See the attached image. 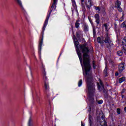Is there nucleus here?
<instances>
[{
    "mask_svg": "<svg viewBox=\"0 0 126 126\" xmlns=\"http://www.w3.org/2000/svg\"><path fill=\"white\" fill-rule=\"evenodd\" d=\"M80 50L83 53V68L85 70L84 77L86 78L87 87L88 88L87 99L90 104H94V95L96 92L95 90V84L92 79V72L91 71V64H90V59H89V49L87 43H85L80 45Z\"/></svg>",
    "mask_w": 126,
    "mask_h": 126,
    "instance_id": "f257e3e1",
    "label": "nucleus"
},
{
    "mask_svg": "<svg viewBox=\"0 0 126 126\" xmlns=\"http://www.w3.org/2000/svg\"><path fill=\"white\" fill-rule=\"evenodd\" d=\"M50 16H51L50 15H48L45 22H44V26L42 28V37L41 38V40L39 42V44L38 46V51L39 53L41 54V50H42V45H43V39L44 38V31H45V29H46V27L48 25V21H49V18H50Z\"/></svg>",
    "mask_w": 126,
    "mask_h": 126,
    "instance_id": "f03ea898",
    "label": "nucleus"
},
{
    "mask_svg": "<svg viewBox=\"0 0 126 126\" xmlns=\"http://www.w3.org/2000/svg\"><path fill=\"white\" fill-rule=\"evenodd\" d=\"M74 45L75 47H76V51L79 57L80 62L81 63H82V55H81V52L80 51V50H79V42H78V41L74 40Z\"/></svg>",
    "mask_w": 126,
    "mask_h": 126,
    "instance_id": "7ed1b4c3",
    "label": "nucleus"
},
{
    "mask_svg": "<svg viewBox=\"0 0 126 126\" xmlns=\"http://www.w3.org/2000/svg\"><path fill=\"white\" fill-rule=\"evenodd\" d=\"M42 70H43V79L44 80V86L45 89L47 90L49 88V83H47V80L48 78L46 75V69H45V67L44 66V64H42Z\"/></svg>",
    "mask_w": 126,
    "mask_h": 126,
    "instance_id": "20e7f679",
    "label": "nucleus"
},
{
    "mask_svg": "<svg viewBox=\"0 0 126 126\" xmlns=\"http://www.w3.org/2000/svg\"><path fill=\"white\" fill-rule=\"evenodd\" d=\"M99 115H101V119L99 116H97V122H100V125L101 126H105L106 125V121H105V115L102 112L101 113H99Z\"/></svg>",
    "mask_w": 126,
    "mask_h": 126,
    "instance_id": "39448f33",
    "label": "nucleus"
},
{
    "mask_svg": "<svg viewBox=\"0 0 126 126\" xmlns=\"http://www.w3.org/2000/svg\"><path fill=\"white\" fill-rule=\"evenodd\" d=\"M102 89L103 91L104 96L105 97V98H108V95H109V94L108 93V91L104 89V85L103 84V82H102L100 80V85L98 86V90H99V91H102Z\"/></svg>",
    "mask_w": 126,
    "mask_h": 126,
    "instance_id": "423d86ee",
    "label": "nucleus"
},
{
    "mask_svg": "<svg viewBox=\"0 0 126 126\" xmlns=\"http://www.w3.org/2000/svg\"><path fill=\"white\" fill-rule=\"evenodd\" d=\"M104 43L106 44H108L109 45H107V47L109 49L111 46V44L112 43V40H111V38L109 36V33H107L104 36Z\"/></svg>",
    "mask_w": 126,
    "mask_h": 126,
    "instance_id": "0eeeda50",
    "label": "nucleus"
},
{
    "mask_svg": "<svg viewBox=\"0 0 126 126\" xmlns=\"http://www.w3.org/2000/svg\"><path fill=\"white\" fill-rule=\"evenodd\" d=\"M92 0H85V4L89 9H90L92 6Z\"/></svg>",
    "mask_w": 126,
    "mask_h": 126,
    "instance_id": "6e6552de",
    "label": "nucleus"
},
{
    "mask_svg": "<svg viewBox=\"0 0 126 126\" xmlns=\"http://www.w3.org/2000/svg\"><path fill=\"white\" fill-rule=\"evenodd\" d=\"M118 68H119V72H120V73L121 72H123V71H124V69H125L126 68V67H125V63H122L119 64Z\"/></svg>",
    "mask_w": 126,
    "mask_h": 126,
    "instance_id": "1a4fd4ad",
    "label": "nucleus"
},
{
    "mask_svg": "<svg viewBox=\"0 0 126 126\" xmlns=\"http://www.w3.org/2000/svg\"><path fill=\"white\" fill-rule=\"evenodd\" d=\"M94 18L95 19V22L97 25L100 24V17L99 14H95L94 15Z\"/></svg>",
    "mask_w": 126,
    "mask_h": 126,
    "instance_id": "9d476101",
    "label": "nucleus"
},
{
    "mask_svg": "<svg viewBox=\"0 0 126 126\" xmlns=\"http://www.w3.org/2000/svg\"><path fill=\"white\" fill-rule=\"evenodd\" d=\"M56 7H57V6L52 4V5L51 6V8H50V11L49 12V15L51 16V13H52V11H53V10L56 9Z\"/></svg>",
    "mask_w": 126,
    "mask_h": 126,
    "instance_id": "9b49d317",
    "label": "nucleus"
},
{
    "mask_svg": "<svg viewBox=\"0 0 126 126\" xmlns=\"http://www.w3.org/2000/svg\"><path fill=\"white\" fill-rule=\"evenodd\" d=\"M89 29L88 25H87L86 24L84 25V31L85 32H88Z\"/></svg>",
    "mask_w": 126,
    "mask_h": 126,
    "instance_id": "f8f14e48",
    "label": "nucleus"
},
{
    "mask_svg": "<svg viewBox=\"0 0 126 126\" xmlns=\"http://www.w3.org/2000/svg\"><path fill=\"white\" fill-rule=\"evenodd\" d=\"M18 4L21 7V8H23V6H22V2H21V0H16Z\"/></svg>",
    "mask_w": 126,
    "mask_h": 126,
    "instance_id": "ddd939ff",
    "label": "nucleus"
},
{
    "mask_svg": "<svg viewBox=\"0 0 126 126\" xmlns=\"http://www.w3.org/2000/svg\"><path fill=\"white\" fill-rule=\"evenodd\" d=\"M104 74H105V76H108L107 74H108V66L106 65V66L104 69Z\"/></svg>",
    "mask_w": 126,
    "mask_h": 126,
    "instance_id": "4468645a",
    "label": "nucleus"
},
{
    "mask_svg": "<svg viewBox=\"0 0 126 126\" xmlns=\"http://www.w3.org/2000/svg\"><path fill=\"white\" fill-rule=\"evenodd\" d=\"M121 1L117 0L116 1V2H115V7H118L119 6H121Z\"/></svg>",
    "mask_w": 126,
    "mask_h": 126,
    "instance_id": "2eb2a0df",
    "label": "nucleus"
},
{
    "mask_svg": "<svg viewBox=\"0 0 126 126\" xmlns=\"http://www.w3.org/2000/svg\"><path fill=\"white\" fill-rule=\"evenodd\" d=\"M79 25H80V24L79 23V20H77L75 23V26L76 28H79Z\"/></svg>",
    "mask_w": 126,
    "mask_h": 126,
    "instance_id": "dca6fc26",
    "label": "nucleus"
},
{
    "mask_svg": "<svg viewBox=\"0 0 126 126\" xmlns=\"http://www.w3.org/2000/svg\"><path fill=\"white\" fill-rule=\"evenodd\" d=\"M97 41L100 44H103L104 43V40H101V37L100 36L97 37Z\"/></svg>",
    "mask_w": 126,
    "mask_h": 126,
    "instance_id": "f3484780",
    "label": "nucleus"
},
{
    "mask_svg": "<svg viewBox=\"0 0 126 126\" xmlns=\"http://www.w3.org/2000/svg\"><path fill=\"white\" fill-rule=\"evenodd\" d=\"M122 45L123 47L126 45V38H124L122 41Z\"/></svg>",
    "mask_w": 126,
    "mask_h": 126,
    "instance_id": "a211bd4d",
    "label": "nucleus"
},
{
    "mask_svg": "<svg viewBox=\"0 0 126 126\" xmlns=\"http://www.w3.org/2000/svg\"><path fill=\"white\" fill-rule=\"evenodd\" d=\"M126 80V78L125 77H122V78H120L119 79V83H122V82H124Z\"/></svg>",
    "mask_w": 126,
    "mask_h": 126,
    "instance_id": "6ab92c4d",
    "label": "nucleus"
},
{
    "mask_svg": "<svg viewBox=\"0 0 126 126\" xmlns=\"http://www.w3.org/2000/svg\"><path fill=\"white\" fill-rule=\"evenodd\" d=\"M103 25L105 28L106 31H107L108 32V31H109V25L107 24H104Z\"/></svg>",
    "mask_w": 126,
    "mask_h": 126,
    "instance_id": "aec40b11",
    "label": "nucleus"
},
{
    "mask_svg": "<svg viewBox=\"0 0 126 126\" xmlns=\"http://www.w3.org/2000/svg\"><path fill=\"white\" fill-rule=\"evenodd\" d=\"M80 34H81V32L79 31L76 32V36L77 38H79L80 37Z\"/></svg>",
    "mask_w": 126,
    "mask_h": 126,
    "instance_id": "412c9836",
    "label": "nucleus"
},
{
    "mask_svg": "<svg viewBox=\"0 0 126 126\" xmlns=\"http://www.w3.org/2000/svg\"><path fill=\"white\" fill-rule=\"evenodd\" d=\"M122 51L123 52H124V54L126 55V45H124L123 46Z\"/></svg>",
    "mask_w": 126,
    "mask_h": 126,
    "instance_id": "4be33fe9",
    "label": "nucleus"
},
{
    "mask_svg": "<svg viewBox=\"0 0 126 126\" xmlns=\"http://www.w3.org/2000/svg\"><path fill=\"white\" fill-rule=\"evenodd\" d=\"M123 51H119L117 52V54L118 56H123Z\"/></svg>",
    "mask_w": 126,
    "mask_h": 126,
    "instance_id": "5701e85b",
    "label": "nucleus"
},
{
    "mask_svg": "<svg viewBox=\"0 0 126 126\" xmlns=\"http://www.w3.org/2000/svg\"><path fill=\"white\" fill-rule=\"evenodd\" d=\"M81 5L82 6L83 11H86V9L85 8V6L84 5V4H81Z\"/></svg>",
    "mask_w": 126,
    "mask_h": 126,
    "instance_id": "b1692460",
    "label": "nucleus"
},
{
    "mask_svg": "<svg viewBox=\"0 0 126 126\" xmlns=\"http://www.w3.org/2000/svg\"><path fill=\"white\" fill-rule=\"evenodd\" d=\"M94 9L98 10V11H101V8L99 6H94Z\"/></svg>",
    "mask_w": 126,
    "mask_h": 126,
    "instance_id": "393cba45",
    "label": "nucleus"
},
{
    "mask_svg": "<svg viewBox=\"0 0 126 126\" xmlns=\"http://www.w3.org/2000/svg\"><path fill=\"white\" fill-rule=\"evenodd\" d=\"M93 35H94V37H95V36H96V29H95V28H93Z\"/></svg>",
    "mask_w": 126,
    "mask_h": 126,
    "instance_id": "a878e982",
    "label": "nucleus"
},
{
    "mask_svg": "<svg viewBox=\"0 0 126 126\" xmlns=\"http://www.w3.org/2000/svg\"><path fill=\"white\" fill-rule=\"evenodd\" d=\"M82 85V80L81 79L78 82V86L79 87H80V86Z\"/></svg>",
    "mask_w": 126,
    "mask_h": 126,
    "instance_id": "bb28decb",
    "label": "nucleus"
},
{
    "mask_svg": "<svg viewBox=\"0 0 126 126\" xmlns=\"http://www.w3.org/2000/svg\"><path fill=\"white\" fill-rule=\"evenodd\" d=\"M109 63H110V64H112V65L113 66H114V65H115V62H114V61H113L112 60H110L109 61Z\"/></svg>",
    "mask_w": 126,
    "mask_h": 126,
    "instance_id": "cd10ccee",
    "label": "nucleus"
},
{
    "mask_svg": "<svg viewBox=\"0 0 126 126\" xmlns=\"http://www.w3.org/2000/svg\"><path fill=\"white\" fill-rule=\"evenodd\" d=\"M117 113L118 115H120L121 114V109L120 108H117Z\"/></svg>",
    "mask_w": 126,
    "mask_h": 126,
    "instance_id": "c85d7f7f",
    "label": "nucleus"
},
{
    "mask_svg": "<svg viewBox=\"0 0 126 126\" xmlns=\"http://www.w3.org/2000/svg\"><path fill=\"white\" fill-rule=\"evenodd\" d=\"M116 7L118 8L119 11H120V12L123 11V9H122V8L121 7V6H119Z\"/></svg>",
    "mask_w": 126,
    "mask_h": 126,
    "instance_id": "c756f323",
    "label": "nucleus"
},
{
    "mask_svg": "<svg viewBox=\"0 0 126 126\" xmlns=\"http://www.w3.org/2000/svg\"><path fill=\"white\" fill-rule=\"evenodd\" d=\"M93 68H96V65H95V61H93Z\"/></svg>",
    "mask_w": 126,
    "mask_h": 126,
    "instance_id": "7c9ffc66",
    "label": "nucleus"
},
{
    "mask_svg": "<svg viewBox=\"0 0 126 126\" xmlns=\"http://www.w3.org/2000/svg\"><path fill=\"white\" fill-rule=\"evenodd\" d=\"M57 2H58V0H54L53 3L52 5H57Z\"/></svg>",
    "mask_w": 126,
    "mask_h": 126,
    "instance_id": "2f4dec72",
    "label": "nucleus"
},
{
    "mask_svg": "<svg viewBox=\"0 0 126 126\" xmlns=\"http://www.w3.org/2000/svg\"><path fill=\"white\" fill-rule=\"evenodd\" d=\"M89 122L91 124V115L90 114L89 115Z\"/></svg>",
    "mask_w": 126,
    "mask_h": 126,
    "instance_id": "473e14b6",
    "label": "nucleus"
},
{
    "mask_svg": "<svg viewBox=\"0 0 126 126\" xmlns=\"http://www.w3.org/2000/svg\"><path fill=\"white\" fill-rule=\"evenodd\" d=\"M126 89H123L122 90V92H121L122 94H124V93H125V92H126Z\"/></svg>",
    "mask_w": 126,
    "mask_h": 126,
    "instance_id": "72a5a7b5",
    "label": "nucleus"
},
{
    "mask_svg": "<svg viewBox=\"0 0 126 126\" xmlns=\"http://www.w3.org/2000/svg\"><path fill=\"white\" fill-rule=\"evenodd\" d=\"M98 104H102L103 103V100H100L97 101Z\"/></svg>",
    "mask_w": 126,
    "mask_h": 126,
    "instance_id": "f704fd0d",
    "label": "nucleus"
},
{
    "mask_svg": "<svg viewBox=\"0 0 126 126\" xmlns=\"http://www.w3.org/2000/svg\"><path fill=\"white\" fill-rule=\"evenodd\" d=\"M81 1V4H84V0H80Z\"/></svg>",
    "mask_w": 126,
    "mask_h": 126,
    "instance_id": "c9c22d12",
    "label": "nucleus"
},
{
    "mask_svg": "<svg viewBox=\"0 0 126 126\" xmlns=\"http://www.w3.org/2000/svg\"><path fill=\"white\" fill-rule=\"evenodd\" d=\"M30 123H31V118H30L29 121V126H30Z\"/></svg>",
    "mask_w": 126,
    "mask_h": 126,
    "instance_id": "e433bc0d",
    "label": "nucleus"
},
{
    "mask_svg": "<svg viewBox=\"0 0 126 126\" xmlns=\"http://www.w3.org/2000/svg\"><path fill=\"white\" fill-rule=\"evenodd\" d=\"M89 21L91 24H93V22L92 21V20L91 19H89Z\"/></svg>",
    "mask_w": 126,
    "mask_h": 126,
    "instance_id": "4c0bfd02",
    "label": "nucleus"
},
{
    "mask_svg": "<svg viewBox=\"0 0 126 126\" xmlns=\"http://www.w3.org/2000/svg\"><path fill=\"white\" fill-rule=\"evenodd\" d=\"M88 112H91V107L89 106V109L88 110Z\"/></svg>",
    "mask_w": 126,
    "mask_h": 126,
    "instance_id": "58836bf2",
    "label": "nucleus"
},
{
    "mask_svg": "<svg viewBox=\"0 0 126 126\" xmlns=\"http://www.w3.org/2000/svg\"><path fill=\"white\" fill-rule=\"evenodd\" d=\"M98 112H99V110L98 109H96V115H98Z\"/></svg>",
    "mask_w": 126,
    "mask_h": 126,
    "instance_id": "ea45409f",
    "label": "nucleus"
},
{
    "mask_svg": "<svg viewBox=\"0 0 126 126\" xmlns=\"http://www.w3.org/2000/svg\"><path fill=\"white\" fill-rule=\"evenodd\" d=\"M115 75H116V76H118V75H119V73L116 72V73H115Z\"/></svg>",
    "mask_w": 126,
    "mask_h": 126,
    "instance_id": "a19ab883",
    "label": "nucleus"
},
{
    "mask_svg": "<svg viewBox=\"0 0 126 126\" xmlns=\"http://www.w3.org/2000/svg\"><path fill=\"white\" fill-rule=\"evenodd\" d=\"M115 29H117V24H114Z\"/></svg>",
    "mask_w": 126,
    "mask_h": 126,
    "instance_id": "79ce46f5",
    "label": "nucleus"
},
{
    "mask_svg": "<svg viewBox=\"0 0 126 126\" xmlns=\"http://www.w3.org/2000/svg\"><path fill=\"white\" fill-rule=\"evenodd\" d=\"M124 111H125V112H126V107H125Z\"/></svg>",
    "mask_w": 126,
    "mask_h": 126,
    "instance_id": "37998d69",
    "label": "nucleus"
},
{
    "mask_svg": "<svg viewBox=\"0 0 126 126\" xmlns=\"http://www.w3.org/2000/svg\"><path fill=\"white\" fill-rule=\"evenodd\" d=\"M81 126H84V125H83V124H81Z\"/></svg>",
    "mask_w": 126,
    "mask_h": 126,
    "instance_id": "c03bdc74",
    "label": "nucleus"
},
{
    "mask_svg": "<svg viewBox=\"0 0 126 126\" xmlns=\"http://www.w3.org/2000/svg\"><path fill=\"white\" fill-rule=\"evenodd\" d=\"M124 95H122V98H124Z\"/></svg>",
    "mask_w": 126,
    "mask_h": 126,
    "instance_id": "a18cd8bd",
    "label": "nucleus"
}]
</instances>
